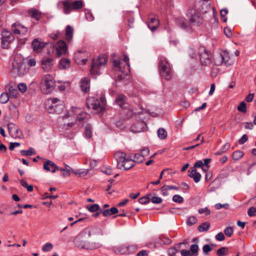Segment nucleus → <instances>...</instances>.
<instances>
[{
	"instance_id": "nucleus-64",
	"label": "nucleus",
	"mask_w": 256,
	"mask_h": 256,
	"mask_svg": "<svg viewBox=\"0 0 256 256\" xmlns=\"http://www.w3.org/2000/svg\"><path fill=\"white\" fill-rule=\"evenodd\" d=\"M178 252L179 250L176 246H174L169 248L168 254L169 256L176 255Z\"/></svg>"
},
{
	"instance_id": "nucleus-40",
	"label": "nucleus",
	"mask_w": 256,
	"mask_h": 256,
	"mask_svg": "<svg viewBox=\"0 0 256 256\" xmlns=\"http://www.w3.org/2000/svg\"><path fill=\"white\" fill-rule=\"evenodd\" d=\"M10 98L7 92H3L0 96V102L3 104H6Z\"/></svg>"
},
{
	"instance_id": "nucleus-41",
	"label": "nucleus",
	"mask_w": 256,
	"mask_h": 256,
	"mask_svg": "<svg viewBox=\"0 0 256 256\" xmlns=\"http://www.w3.org/2000/svg\"><path fill=\"white\" fill-rule=\"evenodd\" d=\"M20 154L23 156H30L33 154H35L36 152L34 148H30L28 150H22Z\"/></svg>"
},
{
	"instance_id": "nucleus-46",
	"label": "nucleus",
	"mask_w": 256,
	"mask_h": 256,
	"mask_svg": "<svg viewBox=\"0 0 256 256\" xmlns=\"http://www.w3.org/2000/svg\"><path fill=\"white\" fill-rule=\"evenodd\" d=\"M27 32L28 28L24 26L22 29H13V33L17 34H22V35H24L27 33Z\"/></svg>"
},
{
	"instance_id": "nucleus-21",
	"label": "nucleus",
	"mask_w": 256,
	"mask_h": 256,
	"mask_svg": "<svg viewBox=\"0 0 256 256\" xmlns=\"http://www.w3.org/2000/svg\"><path fill=\"white\" fill-rule=\"evenodd\" d=\"M28 14L32 18L39 20L42 18V13L34 8H30L28 11Z\"/></svg>"
},
{
	"instance_id": "nucleus-27",
	"label": "nucleus",
	"mask_w": 256,
	"mask_h": 256,
	"mask_svg": "<svg viewBox=\"0 0 256 256\" xmlns=\"http://www.w3.org/2000/svg\"><path fill=\"white\" fill-rule=\"evenodd\" d=\"M6 88V92H8L10 98H17L18 92L16 88L10 86H8Z\"/></svg>"
},
{
	"instance_id": "nucleus-57",
	"label": "nucleus",
	"mask_w": 256,
	"mask_h": 256,
	"mask_svg": "<svg viewBox=\"0 0 256 256\" xmlns=\"http://www.w3.org/2000/svg\"><path fill=\"white\" fill-rule=\"evenodd\" d=\"M18 88L19 91H20L22 93H24L25 92H26L27 90V86L24 83H20L18 85Z\"/></svg>"
},
{
	"instance_id": "nucleus-54",
	"label": "nucleus",
	"mask_w": 256,
	"mask_h": 256,
	"mask_svg": "<svg viewBox=\"0 0 256 256\" xmlns=\"http://www.w3.org/2000/svg\"><path fill=\"white\" fill-rule=\"evenodd\" d=\"M224 232L226 236L230 237L233 234L234 230L232 227L228 226L224 230Z\"/></svg>"
},
{
	"instance_id": "nucleus-58",
	"label": "nucleus",
	"mask_w": 256,
	"mask_h": 256,
	"mask_svg": "<svg viewBox=\"0 0 256 256\" xmlns=\"http://www.w3.org/2000/svg\"><path fill=\"white\" fill-rule=\"evenodd\" d=\"M85 16L86 19L88 21H92L94 20V16L91 12L87 10L85 12Z\"/></svg>"
},
{
	"instance_id": "nucleus-45",
	"label": "nucleus",
	"mask_w": 256,
	"mask_h": 256,
	"mask_svg": "<svg viewBox=\"0 0 256 256\" xmlns=\"http://www.w3.org/2000/svg\"><path fill=\"white\" fill-rule=\"evenodd\" d=\"M126 19L128 22V26L129 28H133L134 27L133 24H134V19L133 16H132V14H129L128 15H127L126 16Z\"/></svg>"
},
{
	"instance_id": "nucleus-16",
	"label": "nucleus",
	"mask_w": 256,
	"mask_h": 256,
	"mask_svg": "<svg viewBox=\"0 0 256 256\" xmlns=\"http://www.w3.org/2000/svg\"><path fill=\"white\" fill-rule=\"evenodd\" d=\"M189 20L192 26H200L203 22V18L201 15L196 12L192 14L191 17Z\"/></svg>"
},
{
	"instance_id": "nucleus-35",
	"label": "nucleus",
	"mask_w": 256,
	"mask_h": 256,
	"mask_svg": "<svg viewBox=\"0 0 256 256\" xmlns=\"http://www.w3.org/2000/svg\"><path fill=\"white\" fill-rule=\"evenodd\" d=\"M90 117V115L86 112H81L78 113L76 116V120L79 122H82L84 120H88Z\"/></svg>"
},
{
	"instance_id": "nucleus-19",
	"label": "nucleus",
	"mask_w": 256,
	"mask_h": 256,
	"mask_svg": "<svg viewBox=\"0 0 256 256\" xmlns=\"http://www.w3.org/2000/svg\"><path fill=\"white\" fill-rule=\"evenodd\" d=\"M60 102V100L58 98H51L48 100L46 104V108L50 113H52L54 109L57 106Z\"/></svg>"
},
{
	"instance_id": "nucleus-23",
	"label": "nucleus",
	"mask_w": 256,
	"mask_h": 256,
	"mask_svg": "<svg viewBox=\"0 0 256 256\" xmlns=\"http://www.w3.org/2000/svg\"><path fill=\"white\" fill-rule=\"evenodd\" d=\"M74 32V28L72 26L68 25L66 26L65 30V39L68 43L71 42L72 40Z\"/></svg>"
},
{
	"instance_id": "nucleus-52",
	"label": "nucleus",
	"mask_w": 256,
	"mask_h": 256,
	"mask_svg": "<svg viewBox=\"0 0 256 256\" xmlns=\"http://www.w3.org/2000/svg\"><path fill=\"white\" fill-rule=\"evenodd\" d=\"M160 242L164 244H170L172 242L170 239L164 236H160Z\"/></svg>"
},
{
	"instance_id": "nucleus-49",
	"label": "nucleus",
	"mask_w": 256,
	"mask_h": 256,
	"mask_svg": "<svg viewBox=\"0 0 256 256\" xmlns=\"http://www.w3.org/2000/svg\"><path fill=\"white\" fill-rule=\"evenodd\" d=\"M87 208L88 210L92 212H96L100 210V206L98 204H93L90 206H87Z\"/></svg>"
},
{
	"instance_id": "nucleus-28",
	"label": "nucleus",
	"mask_w": 256,
	"mask_h": 256,
	"mask_svg": "<svg viewBox=\"0 0 256 256\" xmlns=\"http://www.w3.org/2000/svg\"><path fill=\"white\" fill-rule=\"evenodd\" d=\"M118 212V209L116 207H112L110 209L102 210V214L104 217H108Z\"/></svg>"
},
{
	"instance_id": "nucleus-43",
	"label": "nucleus",
	"mask_w": 256,
	"mask_h": 256,
	"mask_svg": "<svg viewBox=\"0 0 256 256\" xmlns=\"http://www.w3.org/2000/svg\"><path fill=\"white\" fill-rule=\"evenodd\" d=\"M198 246L196 244H193L190 246V251L192 252L191 256H197L198 255Z\"/></svg>"
},
{
	"instance_id": "nucleus-11",
	"label": "nucleus",
	"mask_w": 256,
	"mask_h": 256,
	"mask_svg": "<svg viewBox=\"0 0 256 256\" xmlns=\"http://www.w3.org/2000/svg\"><path fill=\"white\" fill-rule=\"evenodd\" d=\"M56 55L60 57L68 52V47L66 42L63 40H58L55 46Z\"/></svg>"
},
{
	"instance_id": "nucleus-3",
	"label": "nucleus",
	"mask_w": 256,
	"mask_h": 256,
	"mask_svg": "<svg viewBox=\"0 0 256 256\" xmlns=\"http://www.w3.org/2000/svg\"><path fill=\"white\" fill-rule=\"evenodd\" d=\"M91 235V231L88 228H84L76 238V242L78 246L82 249L90 250L98 248V246H96L95 245L90 246L86 242L83 241L84 238H89Z\"/></svg>"
},
{
	"instance_id": "nucleus-14",
	"label": "nucleus",
	"mask_w": 256,
	"mask_h": 256,
	"mask_svg": "<svg viewBox=\"0 0 256 256\" xmlns=\"http://www.w3.org/2000/svg\"><path fill=\"white\" fill-rule=\"evenodd\" d=\"M146 127V123L143 120L138 121L130 126V131L134 133L143 132Z\"/></svg>"
},
{
	"instance_id": "nucleus-47",
	"label": "nucleus",
	"mask_w": 256,
	"mask_h": 256,
	"mask_svg": "<svg viewBox=\"0 0 256 256\" xmlns=\"http://www.w3.org/2000/svg\"><path fill=\"white\" fill-rule=\"evenodd\" d=\"M132 160H134V163H142L144 161V158L140 154H134V159H132Z\"/></svg>"
},
{
	"instance_id": "nucleus-48",
	"label": "nucleus",
	"mask_w": 256,
	"mask_h": 256,
	"mask_svg": "<svg viewBox=\"0 0 256 256\" xmlns=\"http://www.w3.org/2000/svg\"><path fill=\"white\" fill-rule=\"evenodd\" d=\"M196 218L194 216H191L188 218L186 220V224L188 226H192L197 222Z\"/></svg>"
},
{
	"instance_id": "nucleus-60",
	"label": "nucleus",
	"mask_w": 256,
	"mask_h": 256,
	"mask_svg": "<svg viewBox=\"0 0 256 256\" xmlns=\"http://www.w3.org/2000/svg\"><path fill=\"white\" fill-rule=\"evenodd\" d=\"M212 250V248L208 244H205L202 247L204 254L208 255V253Z\"/></svg>"
},
{
	"instance_id": "nucleus-32",
	"label": "nucleus",
	"mask_w": 256,
	"mask_h": 256,
	"mask_svg": "<svg viewBox=\"0 0 256 256\" xmlns=\"http://www.w3.org/2000/svg\"><path fill=\"white\" fill-rule=\"evenodd\" d=\"M82 54V50L78 52H77L74 54V58L76 62L78 64H80V62L82 63V64H86L87 62V59L82 58V56H81Z\"/></svg>"
},
{
	"instance_id": "nucleus-42",
	"label": "nucleus",
	"mask_w": 256,
	"mask_h": 256,
	"mask_svg": "<svg viewBox=\"0 0 256 256\" xmlns=\"http://www.w3.org/2000/svg\"><path fill=\"white\" fill-rule=\"evenodd\" d=\"M151 196H152L151 194H148L140 198L139 199L138 201H139L140 203L142 204H146L149 203L150 202Z\"/></svg>"
},
{
	"instance_id": "nucleus-30",
	"label": "nucleus",
	"mask_w": 256,
	"mask_h": 256,
	"mask_svg": "<svg viewBox=\"0 0 256 256\" xmlns=\"http://www.w3.org/2000/svg\"><path fill=\"white\" fill-rule=\"evenodd\" d=\"M224 58V64L227 66L232 64V61L230 60L229 53L227 51L222 52Z\"/></svg>"
},
{
	"instance_id": "nucleus-55",
	"label": "nucleus",
	"mask_w": 256,
	"mask_h": 256,
	"mask_svg": "<svg viewBox=\"0 0 256 256\" xmlns=\"http://www.w3.org/2000/svg\"><path fill=\"white\" fill-rule=\"evenodd\" d=\"M219 68H216V67H215V66H212L211 68V72H210V75L212 76V78H216L218 72H219Z\"/></svg>"
},
{
	"instance_id": "nucleus-38",
	"label": "nucleus",
	"mask_w": 256,
	"mask_h": 256,
	"mask_svg": "<svg viewBox=\"0 0 256 256\" xmlns=\"http://www.w3.org/2000/svg\"><path fill=\"white\" fill-rule=\"evenodd\" d=\"M20 184L24 188H26L28 192H31L33 191V186L32 185H29L26 182V181L24 179H22L20 180Z\"/></svg>"
},
{
	"instance_id": "nucleus-50",
	"label": "nucleus",
	"mask_w": 256,
	"mask_h": 256,
	"mask_svg": "<svg viewBox=\"0 0 256 256\" xmlns=\"http://www.w3.org/2000/svg\"><path fill=\"white\" fill-rule=\"evenodd\" d=\"M238 110L243 113H246L247 111L246 103L244 102H241L238 106Z\"/></svg>"
},
{
	"instance_id": "nucleus-5",
	"label": "nucleus",
	"mask_w": 256,
	"mask_h": 256,
	"mask_svg": "<svg viewBox=\"0 0 256 256\" xmlns=\"http://www.w3.org/2000/svg\"><path fill=\"white\" fill-rule=\"evenodd\" d=\"M108 62V56L105 54L100 55L96 59L94 60L90 70L92 75L98 76L101 74V71L106 67Z\"/></svg>"
},
{
	"instance_id": "nucleus-37",
	"label": "nucleus",
	"mask_w": 256,
	"mask_h": 256,
	"mask_svg": "<svg viewBox=\"0 0 256 256\" xmlns=\"http://www.w3.org/2000/svg\"><path fill=\"white\" fill-rule=\"evenodd\" d=\"M210 228V224L208 222H204L202 223L198 226V230L200 232L208 231Z\"/></svg>"
},
{
	"instance_id": "nucleus-63",
	"label": "nucleus",
	"mask_w": 256,
	"mask_h": 256,
	"mask_svg": "<svg viewBox=\"0 0 256 256\" xmlns=\"http://www.w3.org/2000/svg\"><path fill=\"white\" fill-rule=\"evenodd\" d=\"M63 108H64L63 104H57V106H56V108H54V112L60 114L62 111Z\"/></svg>"
},
{
	"instance_id": "nucleus-15",
	"label": "nucleus",
	"mask_w": 256,
	"mask_h": 256,
	"mask_svg": "<svg viewBox=\"0 0 256 256\" xmlns=\"http://www.w3.org/2000/svg\"><path fill=\"white\" fill-rule=\"evenodd\" d=\"M8 128L10 136L14 138H18L21 134V132L18 126L14 123H8Z\"/></svg>"
},
{
	"instance_id": "nucleus-9",
	"label": "nucleus",
	"mask_w": 256,
	"mask_h": 256,
	"mask_svg": "<svg viewBox=\"0 0 256 256\" xmlns=\"http://www.w3.org/2000/svg\"><path fill=\"white\" fill-rule=\"evenodd\" d=\"M123 61L126 64V66H124V69L122 68V63L120 60H114L113 66L116 69V70H120L122 73H126L127 74L130 72V64L129 62L130 59L128 56L124 54Z\"/></svg>"
},
{
	"instance_id": "nucleus-24",
	"label": "nucleus",
	"mask_w": 256,
	"mask_h": 256,
	"mask_svg": "<svg viewBox=\"0 0 256 256\" xmlns=\"http://www.w3.org/2000/svg\"><path fill=\"white\" fill-rule=\"evenodd\" d=\"M150 21L148 23V28L154 32L157 29L159 26V20L155 18H149Z\"/></svg>"
},
{
	"instance_id": "nucleus-36",
	"label": "nucleus",
	"mask_w": 256,
	"mask_h": 256,
	"mask_svg": "<svg viewBox=\"0 0 256 256\" xmlns=\"http://www.w3.org/2000/svg\"><path fill=\"white\" fill-rule=\"evenodd\" d=\"M92 126L90 124H87L84 128V136L87 138H90L92 136Z\"/></svg>"
},
{
	"instance_id": "nucleus-25",
	"label": "nucleus",
	"mask_w": 256,
	"mask_h": 256,
	"mask_svg": "<svg viewBox=\"0 0 256 256\" xmlns=\"http://www.w3.org/2000/svg\"><path fill=\"white\" fill-rule=\"evenodd\" d=\"M176 22L180 28L184 29L188 28L191 24L190 20H188L183 18H178Z\"/></svg>"
},
{
	"instance_id": "nucleus-13",
	"label": "nucleus",
	"mask_w": 256,
	"mask_h": 256,
	"mask_svg": "<svg viewBox=\"0 0 256 256\" xmlns=\"http://www.w3.org/2000/svg\"><path fill=\"white\" fill-rule=\"evenodd\" d=\"M127 98L123 94H119L116 98L114 102L122 109H126L129 107V104L126 102Z\"/></svg>"
},
{
	"instance_id": "nucleus-17",
	"label": "nucleus",
	"mask_w": 256,
	"mask_h": 256,
	"mask_svg": "<svg viewBox=\"0 0 256 256\" xmlns=\"http://www.w3.org/2000/svg\"><path fill=\"white\" fill-rule=\"evenodd\" d=\"M46 46V43L40 41L38 38H34L32 42L33 50L37 53L40 52Z\"/></svg>"
},
{
	"instance_id": "nucleus-2",
	"label": "nucleus",
	"mask_w": 256,
	"mask_h": 256,
	"mask_svg": "<svg viewBox=\"0 0 256 256\" xmlns=\"http://www.w3.org/2000/svg\"><path fill=\"white\" fill-rule=\"evenodd\" d=\"M114 158L117 162L118 168L128 170L135 165L134 160L129 158H126V154L122 152H117L114 154Z\"/></svg>"
},
{
	"instance_id": "nucleus-18",
	"label": "nucleus",
	"mask_w": 256,
	"mask_h": 256,
	"mask_svg": "<svg viewBox=\"0 0 256 256\" xmlns=\"http://www.w3.org/2000/svg\"><path fill=\"white\" fill-rule=\"evenodd\" d=\"M53 58H43L41 61L42 68L46 72L50 70L53 66Z\"/></svg>"
},
{
	"instance_id": "nucleus-4",
	"label": "nucleus",
	"mask_w": 256,
	"mask_h": 256,
	"mask_svg": "<svg viewBox=\"0 0 256 256\" xmlns=\"http://www.w3.org/2000/svg\"><path fill=\"white\" fill-rule=\"evenodd\" d=\"M12 72L19 76H22L28 72V68L20 56H16L12 63Z\"/></svg>"
},
{
	"instance_id": "nucleus-12",
	"label": "nucleus",
	"mask_w": 256,
	"mask_h": 256,
	"mask_svg": "<svg viewBox=\"0 0 256 256\" xmlns=\"http://www.w3.org/2000/svg\"><path fill=\"white\" fill-rule=\"evenodd\" d=\"M86 104L88 109L90 106L94 110H97L98 111H101L102 109V106H101L100 100L96 98L92 97L89 98L87 100Z\"/></svg>"
},
{
	"instance_id": "nucleus-29",
	"label": "nucleus",
	"mask_w": 256,
	"mask_h": 256,
	"mask_svg": "<svg viewBox=\"0 0 256 256\" xmlns=\"http://www.w3.org/2000/svg\"><path fill=\"white\" fill-rule=\"evenodd\" d=\"M201 8H198V14H204L208 11L210 10V4L208 3V2H202V3L200 6Z\"/></svg>"
},
{
	"instance_id": "nucleus-20",
	"label": "nucleus",
	"mask_w": 256,
	"mask_h": 256,
	"mask_svg": "<svg viewBox=\"0 0 256 256\" xmlns=\"http://www.w3.org/2000/svg\"><path fill=\"white\" fill-rule=\"evenodd\" d=\"M44 169L54 173L59 170V167L50 160H46L44 164Z\"/></svg>"
},
{
	"instance_id": "nucleus-59",
	"label": "nucleus",
	"mask_w": 256,
	"mask_h": 256,
	"mask_svg": "<svg viewBox=\"0 0 256 256\" xmlns=\"http://www.w3.org/2000/svg\"><path fill=\"white\" fill-rule=\"evenodd\" d=\"M248 215L250 216H256V208L254 207H250L248 210Z\"/></svg>"
},
{
	"instance_id": "nucleus-26",
	"label": "nucleus",
	"mask_w": 256,
	"mask_h": 256,
	"mask_svg": "<svg viewBox=\"0 0 256 256\" xmlns=\"http://www.w3.org/2000/svg\"><path fill=\"white\" fill-rule=\"evenodd\" d=\"M80 88L84 92H86L90 89V80L88 78H84L81 80Z\"/></svg>"
},
{
	"instance_id": "nucleus-34",
	"label": "nucleus",
	"mask_w": 256,
	"mask_h": 256,
	"mask_svg": "<svg viewBox=\"0 0 256 256\" xmlns=\"http://www.w3.org/2000/svg\"><path fill=\"white\" fill-rule=\"evenodd\" d=\"M157 134L158 138L160 140H165L168 136L167 132L162 128H159L157 131Z\"/></svg>"
},
{
	"instance_id": "nucleus-6",
	"label": "nucleus",
	"mask_w": 256,
	"mask_h": 256,
	"mask_svg": "<svg viewBox=\"0 0 256 256\" xmlns=\"http://www.w3.org/2000/svg\"><path fill=\"white\" fill-rule=\"evenodd\" d=\"M56 86L55 80L50 74L44 75L41 80L40 88L44 94L51 93L54 88Z\"/></svg>"
},
{
	"instance_id": "nucleus-53",
	"label": "nucleus",
	"mask_w": 256,
	"mask_h": 256,
	"mask_svg": "<svg viewBox=\"0 0 256 256\" xmlns=\"http://www.w3.org/2000/svg\"><path fill=\"white\" fill-rule=\"evenodd\" d=\"M172 200L178 204H181L184 202L183 198L178 194H175L172 197Z\"/></svg>"
},
{
	"instance_id": "nucleus-31",
	"label": "nucleus",
	"mask_w": 256,
	"mask_h": 256,
	"mask_svg": "<svg viewBox=\"0 0 256 256\" xmlns=\"http://www.w3.org/2000/svg\"><path fill=\"white\" fill-rule=\"evenodd\" d=\"M70 66V60L63 58L60 60L59 62V68L60 69H66Z\"/></svg>"
},
{
	"instance_id": "nucleus-51",
	"label": "nucleus",
	"mask_w": 256,
	"mask_h": 256,
	"mask_svg": "<svg viewBox=\"0 0 256 256\" xmlns=\"http://www.w3.org/2000/svg\"><path fill=\"white\" fill-rule=\"evenodd\" d=\"M53 248V245L50 242L46 244L42 248V250L44 252H49Z\"/></svg>"
},
{
	"instance_id": "nucleus-56",
	"label": "nucleus",
	"mask_w": 256,
	"mask_h": 256,
	"mask_svg": "<svg viewBox=\"0 0 256 256\" xmlns=\"http://www.w3.org/2000/svg\"><path fill=\"white\" fill-rule=\"evenodd\" d=\"M198 212L200 214H205L206 216H208L210 214V210L207 207L199 208Z\"/></svg>"
},
{
	"instance_id": "nucleus-22",
	"label": "nucleus",
	"mask_w": 256,
	"mask_h": 256,
	"mask_svg": "<svg viewBox=\"0 0 256 256\" xmlns=\"http://www.w3.org/2000/svg\"><path fill=\"white\" fill-rule=\"evenodd\" d=\"M188 176L192 178L195 182H198L201 178V174L196 172L194 168H190L188 170Z\"/></svg>"
},
{
	"instance_id": "nucleus-62",
	"label": "nucleus",
	"mask_w": 256,
	"mask_h": 256,
	"mask_svg": "<svg viewBox=\"0 0 256 256\" xmlns=\"http://www.w3.org/2000/svg\"><path fill=\"white\" fill-rule=\"evenodd\" d=\"M151 200L152 202L154 204H160L162 202V199L158 196H152L150 200Z\"/></svg>"
},
{
	"instance_id": "nucleus-7",
	"label": "nucleus",
	"mask_w": 256,
	"mask_h": 256,
	"mask_svg": "<svg viewBox=\"0 0 256 256\" xmlns=\"http://www.w3.org/2000/svg\"><path fill=\"white\" fill-rule=\"evenodd\" d=\"M64 6V12L68 14L71 10H76L84 6V2L81 0L72 1L71 0H64L62 2Z\"/></svg>"
},
{
	"instance_id": "nucleus-44",
	"label": "nucleus",
	"mask_w": 256,
	"mask_h": 256,
	"mask_svg": "<svg viewBox=\"0 0 256 256\" xmlns=\"http://www.w3.org/2000/svg\"><path fill=\"white\" fill-rule=\"evenodd\" d=\"M218 256H224L228 254V248L226 247H222L216 251Z\"/></svg>"
},
{
	"instance_id": "nucleus-39",
	"label": "nucleus",
	"mask_w": 256,
	"mask_h": 256,
	"mask_svg": "<svg viewBox=\"0 0 256 256\" xmlns=\"http://www.w3.org/2000/svg\"><path fill=\"white\" fill-rule=\"evenodd\" d=\"M244 155V153L241 150H236L232 153V156L234 160H240Z\"/></svg>"
},
{
	"instance_id": "nucleus-33",
	"label": "nucleus",
	"mask_w": 256,
	"mask_h": 256,
	"mask_svg": "<svg viewBox=\"0 0 256 256\" xmlns=\"http://www.w3.org/2000/svg\"><path fill=\"white\" fill-rule=\"evenodd\" d=\"M214 62L216 66H220L224 64V58L222 57V52L215 56L214 58Z\"/></svg>"
},
{
	"instance_id": "nucleus-1",
	"label": "nucleus",
	"mask_w": 256,
	"mask_h": 256,
	"mask_svg": "<svg viewBox=\"0 0 256 256\" xmlns=\"http://www.w3.org/2000/svg\"><path fill=\"white\" fill-rule=\"evenodd\" d=\"M158 68L160 76L170 80L173 76V71L172 65L168 59L163 56H160L158 58Z\"/></svg>"
},
{
	"instance_id": "nucleus-8",
	"label": "nucleus",
	"mask_w": 256,
	"mask_h": 256,
	"mask_svg": "<svg viewBox=\"0 0 256 256\" xmlns=\"http://www.w3.org/2000/svg\"><path fill=\"white\" fill-rule=\"evenodd\" d=\"M200 64L202 66H209L212 62V56L204 46L200 47L198 50Z\"/></svg>"
},
{
	"instance_id": "nucleus-10",
	"label": "nucleus",
	"mask_w": 256,
	"mask_h": 256,
	"mask_svg": "<svg viewBox=\"0 0 256 256\" xmlns=\"http://www.w3.org/2000/svg\"><path fill=\"white\" fill-rule=\"evenodd\" d=\"M2 36V46L3 48H8L10 44L14 40V37L10 32L7 30L3 31Z\"/></svg>"
},
{
	"instance_id": "nucleus-61",
	"label": "nucleus",
	"mask_w": 256,
	"mask_h": 256,
	"mask_svg": "<svg viewBox=\"0 0 256 256\" xmlns=\"http://www.w3.org/2000/svg\"><path fill=\"white\" fill-rule=\"evenodd\" d=\"M150 154V150L148 148L144 147L140 150V154L144 158Z\"/></svg>"
}]
</instances>
